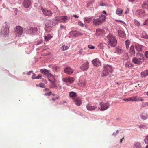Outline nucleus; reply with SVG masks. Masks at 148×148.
Instances as JSON below:
<instances>
[{
	"mask_svg": "<svg viewBox=\"0 0 148 148\" xmlns=\"http://www.w3.org/2000/svg\"><path fill=\"white\" fill-rule=\"evenodd\" d=\"M84 21H85L87 23H89L91 22L92 20V18L91 17H85L84 18Z\"/></svg>",
	"mask_w": 148,
	"mask_h": 148,
	"instance_id": "nucleus-31",
	"label": "nucleus"
},
{
	"mask_svg": "<svg viewBox=\"0 0 148 148\" xmlns=\"http://www.w3.org/2000/svg\"><path fill=\"white\" fill-rule=\"evenodd\" d=\"M41 9L43 14L45 16H50L53 14L52 12L50 10L44 9L42 8H41Z\"/></svg>",
	"mask_w": 148,
	"mask_h": 148,
	"instance_id": "nucleus-8",
	"label": "nucleus"
},
{
	"mask_svg": "<svg viewBox=\"0 0 148 148\" xmlns=\"http://www.w3.org/2000/svg\"><path fill=\"white\" fill-rule=\"evenodd\" d=\"M77 106H79L82 103V101L81 99L78 98L76 97L75 98H73V100Z\"/></svg>",
	"mask_w": 148,
	"mask_h": 148,
	"instance_id": "nucleus-11",
	"label": "nucleus"
},
{
	"mask_svg": "<svg viewBox=\"0 0 148 148\" xmlns=\"http://www.w3.org/2000/svg\"><path fill=\"white\" fill-rule=\"evenodd\" d=\"M109 74L108 71L104 69L102 71L101 73V76L102 77H106L108 76Z\"/></svg>",
	"mask_w": 148,
	"mask_h": 148,
	"instance_id": "nucleus-26",
	"label": "nucleus"
},
{
	"mask_svg": "<svg viewBox=\"0 0 148 148\" xmlns=\"http://www.w3.org/2000/svg\"><path fill=\"white\" fill-rule=\"evenodd\" d=\"M8 34V32L7 31H5L3 33V34L5 36H6Z\"/></svg>",
	"mask_w": 148,
	"mask_h": 148,
	"instance_id": "nucleus-47",
	"label": "nucleus"
},
{
	"mask_svg": "<svg viewBox=\"0 0 148 148\" xmlns=\"http://www.w3.org/2000/svg\"><path fill=\"white\" fill-rule=\"evenodd\" d=\"M39 85L41 87L44 88L45 87L44 85L42 83H41L39 84Z\"/></svg>",
	"mask_w": 148,
	"mask_h": 148,
	"instance_id": "nucleus-50",
	"label": "nucleus"
},
{
	"mask_svg": "<svg viewBox=\"0 0 148 148\" xmlns=\"http://www.w3.org/2000/svg\"><path fill=\"white\" fill-rule=\"evenodd\" d=\"M145 55L147 58H148V51H147L146 52H145Z\"/></svg>",
	"mask_w": 148,
	"mask_h": 148,
	"instance_id": "nucleus-51",
	"label": "nucleus"
},
{
	"mask_svg": "<svg viewBox=\"0 0 148 148\" xmlns=\"http://www.w3.org/2000/svg\"><path fill=\"white\" fill-rule=\"evenodd\" d=\"M134 148H141V146L140 143L138 142H135L134 143Z\"/></svg>",
	"mask_w": 148,
	"mask_h": 148,
	"instance_id": "nucleus-28",
	"label": "nucleus"
},
{
	"mask_svg": "<svg viewBox=\"0 0 148 148\" xmlns=\"http://www.w3.org/2000/svg\"><path fill=\"white\" fill-rule=\"evenodd\" d=\"M132 61L135 64H140L143 62L144 60L142 59H140L138 58L134 57L132 58Z\"/></svg>",
	"mask_w": 148,
	"mask_h": 148,
	"instance_id": "nucleus-6",
	"label": "nucleus"
},
{
	"mask_svg": "<svg viewBox=\"0 0 148 148\" xmlns=\"http://www.w3.org/2000/svg\"><path fill=\"white\" fill-rule=\"evenodd\" d=\"M42 76L41 75H39L38 76L35 77V79H39V78H40Z\"/></svg>",
	"mask_w": 148,
	"mask_h": 148,
	"instance_id": "nucleus-48",
	"label": "nucleus"
},
{
	"mask_svg": "<svg viewBox=\"0 0 148 148\" xmlns=\"http://www.w3.org/2000/svg\"><path fill=\"white\" fill-rule=\"evenodd\" d=\"M51 94V92H49L48 93H46L44 94V95L45 96H50Z\"/></svg>",
	"mask_w": 148,
	"mask_h": 148,
	"instance_id": "nucleus-46",
	"label": "nucleus"
},
{
	"mask_svg": "<svg viewBox=\"0 0 148 148\" xmlns=\"http://www.w3.org/2000/svg\"><path fill=\"white\" fill-rule=\"evenodd\" d=\"M123 10L120 8H118L116 10V14L119 16H121L122 14Z\"/></svg>",
	"mask_w": 148,
	"mask_h": 148,
	"instance_id": "nucleus-27",
	"label": "nucleus"
},
{
	"mask_svg": "<svg viewBox=\"0 0 148 148\" xmlns=\"http://www.w3.org/2000/svg\"><path fill=\"white\" fill-rule=\"evenodd\" d=\"M73 16L75 18H78L79 16L76 15H73Z\"/></svg>",
	"mask_w": 148,
	"mask_h": 148,
	"instance_id": "nucleus-59",
	"label": "nucleus"
},
{
	"mask_svg": "<svg viewBox=\"0 0 148 148\" xmlns=\"http://www.w3.org/2000/svg\"><path fill=\"white\" fill-rule=\"evenodd\" d=\"M98 47L100 49H106L108 47V45L105 43H101L98 45Z\"/></svg>",
	"mask_w": 148,
	"mask_h": 148,
	"instance_id": "nucleus-20",
	"label": "nucleus"
},
{
	"mask_svg": "<svg viewBox=\"0 0 148 148\" xmlns=\"http://www.w3.org/2000/svg\"><path fill=\"white\" fill-rule=\"evenodd\" d=\"M131 97H130L127 98H125L123 99V100L124 101H131Z\"/></svg>",
	"mask_w": 148,
	"mask_h": 148,
	"instance_id": "nucleus-43",
	"label": "nucleus"
},
{
	"mask_svg": "<svg viewBox=\"0 0 148 148\" xmlns=\"http://www.w3.org/2000/svg\"><path fill=\"white\" fill-rule=\"evenodd\" d=\"M101 30V29H97L96 30V32L98 33Z\"/></svg>",
	"mask_w": 148,
	"mask_h": 148,
	"instance_id": "nucleus-61",
	"label": "nucleus"
},
{
	"mask_svg": "<svg viewBox=\"0 0 148 148\" xmlns=\"http://www.w3.org/2000/svg\"><path fill=\"white\" fill-rule=\"evenodd\" d=\"M40 71L44 75H47V74H48V73L50 72L49 70L45 69H42L40 70Z\"/></svg>",
	"mask_w": 148,
	"mask_h": 148,
	"instance_id": "nucleus-22",
	"label": "nucleus"
},
{
	"mask_svg": "<svg viewBox=\"0 0 148 148\" xmlns=\"http://www.w3.org/2000/svg\"><path fill=\"white\" fill-rule=\"evenodd\" d=\"M132 66V64L129 62H126L125 64V67H130Z\"/></svg>",
	"mask_w": 148,
	"mask_h": 148,
	"instance_id": "nucleus-38",
	"label": "nucleus"
},
{
	"mask_svg": "<svg viewBox=\"0 0 148 148\" xmlns=\"http://www.w3.org/2000/svg\"><path fill=\"white\" fill-rule=\"evenodd\" d=\"M70 34L73 37H75L77 36V31H71L70 32Z\"/></svg>",
	"mask_w": 148,
	"mask_h": 148,
	"instance_id": "nucleus-34",
	"label": "nucleus"
},
{
	"mask_svg": "<svg viewBox=\"0 0 148 148\" xmlns=\"http://www.w3.org/2000/svg\"><path fill=\"white\" fill-rule=\"evenodd\" d=\"M119 22H121V23H123L124 24H125V22L121 20H119Z\"/></svg>",
	"mask_w": 148,
	"mask_h": 148,
	"instance_id": "nucleus-64",
	"label": "nucleus"
},
{
	"mask_svg": "<svg viewBox=\"0 0 148 148\" xmlns=\"http://www.w3.org/2000/svg\"><path fill=\"white\" fill-rule=\"evenodd\" d=\"M135 47L136 50L138 51H142L143 48V47L142 45L138 44H136V45Z\"/></svg>",
	"mask_w": 148,
	"mask_h": 148,
	"instance_id": "nucleus-17",
	"label": "nucleus"
},
{
	"mask_svg": "<svg viewBox=\"0 0 148 148\" xmlns=\"http://www.w3.org/2000/svg\"><path fill=\"white\" fill-rule=\"evenodd\" d=\"M89 67V63L86 62L84 64H82L80 66V69L84 71L87 70Z\"/></svg>",
	"mask_w": 148,
	"mask_h": 148,
	"instance_id": "nucleus-9",
	"label": "nucleus"
},
{
	"mask_svg": "<svg viewBox=\"0 0 148 148\" xmlns=\"http://www.w3.org/2000/svg\"><path fill=\"white\" fill-rule=\"evenodd\" d=\"M142 37L144 38L148 39V35L145 32H143Z\"/></svg>",
	"mask_w": 148,
	"mask_h": 148,
	"instance_id": "nucleus-35",
	"label": "nucleus"
},
{
	"mask_svg": "<svg viewBox=\"0 0 148 148\" xmlns=\"http://www.w3.org/2000/svg\"><path fill=\"white\" fill-rule=\"evenodd\" d=\"M23 6L26 8H28L31 5V2L29 0H25L23 3Z\"/></svg>",
	"mask_w": 148,
	"mask_h": 148,
	"instance_id": "nucleus-12",
	"label": "nucleus"
},
{
	"mask_svg": "<svg viewBox=\"0 0 148 148\" xmlns=\"http://www.w3.org/2000/svg\"><path fill=\"white\" fill-rule=\"evenodd\" d=\"M136 12L140 16H143L144 15V14L145 13V11L141 9L137 10L136 11Z\"/></svg>",
	"mask_w": 148,
	"mask_h": 148,
	"instance_id": "nucleus-24",
	"label": "nucleus"
},
{
	"mask_svg": "<svg viewBox=\"0 0 148 148\" xmlns=\"http://www.w3.org/2000/svg\"><path fill=\"white\" fill-rule=\"evenodd\" d=\"M15 32L18 36H21L23 32V29L20 26H16L15 29Z\"/></svg>",
	"mask_w": 148,
	"mask_h": 148,
	"instance_id": "nucleus-5",
	"label": "nucleus"
},
{
	"mask_svg": "<svg viewBox=\"0 0 148 148\" xmlns=\"http://www.w3.org/2000/svg\"><path fill=\"white\" fill-rule=\"evenodd\" d=\"M108 40V44L111 47H114L117 43V40L114 36L112 34H110L107 36Z\"/></svg>",
	"mask_w": 148,
	"mask_h": 148,
	"instance_id": "nucleus-1",
	"label": "nucleus"
},
{
	"mask_svg": "<svg viewBox=\"0 0 148 148\" xmlns=\"http://www.w3.org/2000/svg\"><path fill=\"white\" fill-rule=\"evenodd\" d=\"M79 25L80 26H81L82 27H83L84 26V24L82 23H79Z\"/></svg>",
	"mask_w": 148,
	"mask_h": 148,
	"instance_id": "nucleus-58",
	"label": "nucleus"
},
{
	"mask_svg": "<svg viewBox=\"0 0 148 148\" xmlns=\"http://www.w3.org/2000/svg\"><path fill=\"white\" fill-rule=\"evenodd\" d=\"M86 108L88 110L92 111L96 109L97 107L95 106H92L90 104H88L87 105Z\"/></svg>",
	"mask_w": 148,
	"mask_h": 148,
	"instance_id": "nucleus-14",
	"label": "nucleus"
},
{
	"mask_svg": "<svg viewBox=\"0 0 148 148\" xmlns=\"http://www.w3.org/2000/svg\"><path fill=\"white\" fill-rule=\"evenodd\" d=\"M103 13L104 14H105L106 15H107V14L106 13V12L105 11H103Z\"/></svg>",
	"mask_w": 148,
	"mask_h": 148,
	"instance_id": "nucleus-62",
	"label": "nucleus"
},
{
	"mask_svg": "<svg viewBox=\"0 0 148 148\" xmlns=\"http://www.w3.org/2000/svg\"><path fill=\"white\" fill-rule=\"evenodd\" d=\"M38 30V29L36 27H31L29 29V31L31 34H34L36 31Z\"/></svg>",
	"mask_w": 148,
	"mask_h": 148,
	"instance_id": "nucleus-23",
	"label": "nucleus"
},
{
	"mask_svg": "<svg viewBox=\"0 0 148 148\" xmlns=\"http://www.w3.org/2000/svg\"><path fill=\"white\" fill-rule=\"evenodd\" d=\"M119 22H121V23H123L124 24H125V22L121 20H119Z\"/></svg>",
	"mask_w": 148,
	"mask_h": 148,
	"instance_id": "nucleus-63",
	"label": "nucleus"
},
{
	"mask_svg": "<svg viewBox=\"0 0 148 148\" xmlns=\"http://www.w3.org/2000/svg\"><path fill=\"white\" fill-rule=\"evenodd\" d=\"M64 71L65 73L70 75L73 73V70L70 68L67 67L64 69Z\"/></svg>",
	"mask_w": 148,
	"mask_h": 148,
	"instance_id": "nucleus-13",
	"label": "nucleus"
},
{
	"mask_svg": "<svg viewBox=\"0 0 148 148\" xmlns=\"http://www.w3.org/2000/svg\"><path fill=\"white\" fill-rule=\"evenodd\" d=\"M142 8L145 10H148V0H145L143 3Z\"/></svg>",
	"mask_w": 148,
	"mask_h": 148,
	"instance_id": "nucleus-16",
	"label": "nucleus"
},
{
	"mask_svg": "<svg viewBox=\"0 0 148 148\" xmlns=\"http://www.w3.org/2000/svg\"><path fill=\"white\" fill-rule=\"evenodd\" d=\"M146 24H148V18L144 22L143 24L144 25H146Z\"/></svg>",
	"mask_w": 148,
	"mask_h": 148,
	"instance_id": "nucleus-53",
	"label": "nucleus"
},
{
	"mask_svg": "<svg viewBox=\"0 0 148 148\" xmlns=\"http://www.w3.org/2000/svg\"><path fill=\"white\" fill-rule=\"evenodd\" d=\"M74 78L70 77H66L62 79V80L64 82L66 83H68L69 84H71L73 83L74 81Z\"/></svg>",
	"mask_w": 148,
	"mask_h": 148,
	"instance_id": "nucleus-7",
	"label": "nucleus"
},
{
	"mask_svg": "<svg viewBox=\"0 0 148 148\" xmlns=\"http://www.w3.org/2000/svg\"><path fill=\"white\" fill-rule=\"evenodd\" d=\"M52 37V36L48 34L47 36H45L44 37V38L45 40L47 41L51 39Z\"/></svg>",
	"mask_w": 148,
	"mask_h": 148,
	"instance_id": "nucleus-30",
	"label": "nucleus"
},
{
	"mask_svg": "<svg viewBox=\"0 0 148 148\" xmlns=\"http://www.w3.org/2000/svg\"><path fill=\"white\" fill-rule=\"evenodd\" d=\"M88 47L89 48L91 49H94L95 48L94 46H92V45H88Z\"/></svg>",
	"mask_w": 148,
	"mask_h": 148,
	"instance_id": "nucleus-45",
	"label": "nucleus"
},
{
	"mask_svg": "<svg viewBox=\"0 0 148 148\" xmlns=\"http://www.w3.org/2000/svg\"><path fill=\"white\" fill-rule=\"evenodd\" d=\"M106 19V16L103 15L101 14L99 18H94L93 19V22L94 25H99L101 24L104 22Z\"/></svg>",
	"mask_w": 148,
	"mask_h": 148,
	"instance_id": "nucleus-2",
	"label": "nucleus"
},
{
	"mask_svg": "<svg viewBox=\"0 0 148 148\" xmlns=\"http://www.w3.org/2000/svg\"><path fill=\"white\" fill-rule=\"evenodd\" d=\"M93 64L95 66L99 67L101 65V63L98 58H97L92 61Z\"/></svg>",
	"mask_w": 148,
	"mask_h": 148,
	"instance_id": "nucleus-10",
	"label": "nucleus"
},
{
	"mask_svg": "<svg viewBox=\"0 0 148 148\" xmlns=\"http://www.w3.org/2000/svg\"><path fill=\"white\" fill-rule=\"evenodd\" d=\"M56 21L59 22L60 23H65L68 20V17L67 16H62L60 17H56L54 19Z\"/></svg>",
	"mask_w": 148,
	"mask_h": 148,
	"instance_id": "nucleus-3",
	"label": "nucleus"
},
{
	"mask_svg": "<svg viewBox=\"0 0 148 148\" xmlns=\"http://www.w3.org/2000/svg\"><path fill=\"white\" fill-rule=\"evenodd\" d=\"M32 72H33L32 71H29L27 73V75H30L31 74V73Z\"/></svg>",
	"mask_w": 148,
	"mask_h": 148,
	"instance_id": "nucleus-54",
	"label": "nucleus"
},
{
	"mask_svg": "<svg viewBox=\"0 0 148 148\" xmlns=\"http://www.w3.org/2000/svg\"><path fill=\"white\" fill-rule=\"evenodd\" d=\"M104 68L107 71L111 72L112 71V66L109 65L107 64L104 66Z\"/></svg>",
	"mask_w": 148,
	"mask_h": 148,
	"instance_id": "nucleus-18",
	"label": "nucleus"
},
{
	"mask_svg": "<svg viewBox=\"0 0 148 148\" xmlns=\"http://www.w3.org/2000/svg\"><path fill=\"white\" fill-rule=\"evenodd\" d=\"M136 56L137 58H138L139 57H140V58H138L140 59H142V60H143V57H144V55L142 54L138 53H136Z\"/></svg>",
	"mask_w": 148,
	"mask_h": 148,
	"instance_id": "nucleus-33",
	"label": "nucleus"
},
{
	"mask_svg": "<svg viewBox=\"0 0 148 148\" xmlns=\"http://www.w3.org/2000/svg\"><path fill=\"white\" fill-rule=\"evenodd\" d=\"M148 106V102L143 103L142 104V106L143 107H145Z\"/></svg>",
	"mask_w": 148,
	"mask_h": 148,
	"instance_id": "nucleus-42",
	"label": "nucleus"
},
{
	"mask_svg": "<svg viewBox=\"0 0 148 148\" xmlns=\"http://www.w3.org/2000/svg\"><path fill=\"white\" fill-rule=\"evenodd\" d=\"M135 24L137 26H139L140 25V23L137 20H135L134 21Z\"/></svg>",
	"mask_w": 148,
	"mask_h": 148,
	"instance_id": "nucleus-40",
	"label": "nucleus"
},
{
	"mask_svg": "<svg viewBox=\"0 0 148 148\" xmlns=\"http://www.w3.org/2000/svg\"><path fill=\"white\" fill-rule=\"evenodd\" d=\"M45 25L46 27H49L50 25H49L48 24H47V23H46V24H45Z\"/></svg>",
	"mask_w": 148,
	"mask_h": 148,
	"instance_id": "nucleus-60",
	"label": "nucleus"
},
{
	"mask_svg": "<svg viewBox=\"0 0 148 148\" xmlns=\"http://www.w3.org/2000/svg\"><path fill=\"white\" fill-rule=\"evenodd\" d=\"M60 28H64V29H65V27H64L62 25H60Z\"/></svg>",
	"mask_w": 148,
	"mask_h": 148,
	"instance_id": "nucleus-55",
	"label": "nucleus"
},
{
	"mask_svg": "<svg viewBox=\"0 0 148 148\" xmlns=\"http://www.w3.org/2000/svg\"><path fill=\"white\" fill-rule=\"evenodd\" d=\"M69 47L67 46H65V45H63L61 48V49L62 51H65L67 50Z\"/></svg>",
	"mask_w": 148,
	"mask_h": 148,
	"instance_id": "nucleus-37",
	"label": "nucleus"
},
{
	"mask_svg": "<svg viewBox=\"0 0 148 148\" xmlns=\"http://www.w3.org/2000/svg\"><path fill=\"white\" fill-rule=\"evenodd\" d=\"M129 53L131 55L134 56L135 54V51L133 45H132L130 48Z\"/></svg>",
	"mask_w": 148,
	"mask_h": 148,
	"instance_id": "nucleus-15",
	"label": "nucleus"
},
{
	"mask_svg": "<svg viewBox=\"0 0 148 148\" xmlns=\"http://www.w3.org/2000/svg\"><path fill=\"white\" fill-rule=\"evenodd\" d=\"M147 76H148V70L144 71L141 73V76L142 77H145Z\"/></svg>",
	"mask_w": 148,
	"mask_h": 148,
	"instance_id": "nucleus-25",
	"label": "nucleus"
},
{
	"mask_svg": "<svg viewBox=\"0 0 148 148\" xmlns=\"http://www.w3.org/2000/svg\"><path fill=\"white\" fill-rule=\"evenodd\" d=\"M136 102L138 101H144L143 99H142L141 97H138L137 96H136Z\"/></svg>",
	"mask_w": 148,
	"mask_h": 148,
	"instance_id": "nucleus-39",
	"label": "nucleus"
},
{
	"mask_svg": "<svg viewBox=\"0 0 148 148\" xmlns=\"http://www.w3.org/2000/svg\"><path fill=\"white\" fill-rule=\"evenodd\" d=\"M116 52L119 53H122L123 52V50L119 47H116Z\"/></svg>",
	"mask_w": 148,
	"mask_h": 148,
	"instance_id": "nucleus-29",
	"label": "nucleus"
},
{
	"mask_svg": "<svg viewBox=\"0 0 148 148\" xmlns=\"http://www.w3.org/2000/svg\"><path fill=\"white\" fill-rule=\"evenodd\" d=\"M36 74L34 73H33V75L32 77V78L33 79H35Z\"/></svg>",
	"mask_w": 148,
	"mask_h": 148,
	"instance_id": "nucleus-52",
	"label": "nucleus"
},
{
	"mask_svg": "<svg viewBox=\"0 0 148 148\" xmlns=\"http://www.w3.org/2000/svg\"><path fill=\"white\" fill-rule=\"evenodd\" d=\"M69 96L71 98H72V100H73V98H75L77 97V94L76 93L71 91L69 93Z\"/></svg>",
	"mask_w": 148,
	"mask_h": 148,
	"instance_id": "nucleus-21",
	"label": "nucleus"
},
{
	"mask_svg": "<svg viewBox=\"0 0 148 148\" xmlns=\"http://www.w3.org/2000/svg\"><path fill=\"white\" fill-rule=\"evenodd\" d=\"M78 85L79 86L83 87L85 86V82L84 81H79V82L78 83Z\"/></svg>",
	"mask_w": 148,
	"mask_h": 148,
	"instance_id": "nucleus-36",
	"label": "nucleus"
},
{
	"mask_svg": "<svg viewBox=\"0 0 148 148\" xmlns=\"http://www.w3.org/2000/svg\"><path fill=\"white\" fill-rule=\"evenodd\" d=\"M131 101H136V96L133 97H131Z\"/></svg>",
	"mask_w": 148,
	"mask_h": 148,
	"instance_id": "nucleus-41",
	"label": "nucleus"
},
{
	"mask_svg": "<svg viewBox=\"0 0 148 148\" xmlns=\"http://www.w3.org/2000/svg\"><path fill=\"white\" fill-rule=\"evenodd\" d=\"M144 141L146 144L148 143V135L147 136L145 139L144 140Z\"/></svg>",
	"mask_w": 148,
	"mask_h": 148,
	"instance_id": "nucleus-44",
	"label": "nucleus"
},
{
	"mask_svg": "<svg viewBox=\"0 0 148 148\" xmlns=\"http://www.w3.org/2000/svg\"><path fill=\"white\" fill-rule=\"evenodd\" d=\"M77 36L79 35H81L82 34L81 33H80V32L77 31Z\"/></svg>",
	"mask_w": 148,
	"mask_h": 148,
	"instance_id": "nucleus-57",
	"label": "nucleus"
},
{
	"mask_svg": "<svg viewBox=\"0 0 148 148\" xmlns=\"http://www.w3.org/2000/svg\"><path fill=\"white\" fill-rule=\"evenodd\" d=\"M100 104L101 106L100 110L101 111H103L107 109L110 106L109 104L108 103H102L100 102Z\"/></svg>",
	"mask_w": 148,
	"mask_h": 148,
	"instance_id": "nucleus-4",
	"label": "nucleus"
},
{
	"mask_svg": "<svg viewBox=\"0 0 148 148\" xmlns=\"http://www.w3.org/2000/svg\"><path fill=\"white\" fill-rule=\"evenodd\" d=\"M117 134V133L114 132L112 134V135L114 136H116Z\"/></svg>",
	"mask_w": 148,
	"mask_h": 148,
	"instance_id": "nucleus-56",
	"label": "nucleus"
},
{
	"mask_svg": "<svg viewBox=\"0 0 148 148\" xmlns=\"http://www.w3.org/2000/svg\"><path fill=\"white\" fill-rule=\"evenodd\" d=\"M148 117V115L146 111L143 112L141 115V118L144 120L146 119Z\"/></svg>",
	"mask_w": 148,
	"mask_h": 148,
	"instance_id": "nucleus-19",
	"label": "nucleus"
},
{
	"mask_svg": "<svg viewBox=\"0 0 148 148\" xmlns=\"http://www.w3.org/2000/svg\"><path fill=\"white\" fill-rule=\"evenodd\" d=\"M130 44V41L129 40H127L125 41L126 47L127 49H129V45Z\"/></svg>",
	"mask_w": 148,
	"mask_h": 148,
	"instance_id": "nucleus-32",
	"label": "nucleus"
},
{
	"mask_svg": "<svg viewBox=\"0 0 148 148\" xmlns=\"http://www.w3.org/2000/svg\"><path fill=\"white\" fill-rule=\"evenodd\" d=\"M47 76L48 77H49L51 76H53L52 75L51 73H48V74H47Z\"/></svg>",
	"mask_w": 148,
	"mask_h": 148,
	"instance_id": "nucleus-49",
	"label": "nucleus"
}]
</instances>
